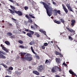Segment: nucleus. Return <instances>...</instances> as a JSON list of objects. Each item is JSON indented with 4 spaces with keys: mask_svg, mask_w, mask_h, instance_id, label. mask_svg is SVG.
Here are the masks:
<instances>
[{
    "mask_svg": "<svg viewBox=\"0 0 77 77\" xmlns=\"http://www.w3.org/2000/svg\"><path fill=\"white\" fill-rule=\"evenodd\" d=\"M25 31H26V32H29V30L28 29H25Z\"/></svg>",
    "mask_w": 77,
    "mask_h": 77,
    "instance_id": "37998d69",
    "label": "nucleus"
},
{
    "mask_svg": "<svg viewBox=\"0 0 77 77\" xmlns=\"http://www.w3.org/2000/svg\"><path fill=\"white\" fill-rule=\"evenodd\" d=\"M45 69V66L43 64V62L41 61L40 63V65L38 66V72H42Z\"/></svg>",
    "mask_w": 77,
    "mask_h": 77,
    "instance_id": "7ed1b4c3",
    "label": "nucleus"
},
{
    "mask_svg": "<svg viewBox=\"0 0 77 77\" xmlns=\"http://www.w3.org/2000/svg\"><path fill=\"white\" fill-rule=\"evenodd\" d=\"M9 0V1H10L11 2H14L12 0Z\"/></svg>",
    "mask_w": 77,
    "mask_h": 77,
    "instance_id": "603ef678",
    "label": "nucleus"
},
{
    "mask_svg": "<svg viewBox=\"0 0 77 77\" xmlns=\"http://www.w3.org/2000/svg\"><path fill=\"white\" fill-rule=\"evenodd\" d=\"M35 57L36 59H39V57L38 55H36Z\"/></svg>",
    "mask_w": 77,
    "mask_h": 77,
    "instance_id": "4c0bfd02",
    "label": "nucleus"
},
{
    "mask_svg": "<svg viewBox=\"0 0 77 77\" xmlns=\"http://www.w3.org/2000/svg\"><path fill=\"white\" fill-rule=\"evenodd\" d=\"M6 54L5 52H2L1 51H0V58H2V59H5L6 58V57L4 55H6Z\"/></svg>",
    "mask_w": 77,
    "mask_h": 77,
    "instance_id": "39448f33",
    "label": "nucleus"
},
{
    "mask_svg": "<svg viewBox=\"0 0 77 77\" xmlns=\"http://www.w3.org/2000/svg\"><path fill=\"white\" fill-rule=\"evenodd\" d=\"M33 73H34L36 75H39V72H38L36 70H34L33 71Z\"/></svg>",
    "mask_w": 77,
    "mask_h": 77,
    "instance_id": "2eb2a0df",
    "label": "nucleus"
},
{
    "mask_svg": "<svg viewBox=\"0 0 77 77\" xmlns=\"http://www.w3.org/2000/svg\"><path fill=\"white\" fill-rule=\"evenodd\" d=\"M7 35L8 36H12V33L11 32H8L7 33Z\"/></svg>",
    "mask_w": 77,
    "mask_h": 77,
    "instance_id": "393cba45",
    "label": "nucleus"
},
{
    "mask_svg": "<svg viewBox=\"0 0 77 77\" xmlns=\"http://www.w3.org/2000/svg\"><path fill=\"white\" fill-rule=\"evenodd\" d=\"M57 63H60V58H57L55 59Z\"/></svg>",
    "mask_w": 77,
    "mask_h": 77,
    "instance_id": "4468645a",
    "label": "nucleus"
},
{
    "mask_svg": "<svg viewBox=\"0 0 77 77\" xmlns=\"http://www.w3.org/2000/svg\"><path fill=\"white\" fill-rule=\"evenodd\" d=\"M32 53H34V54H35V55H37V54H36V53H35V51H33V52H32Z\"/></svg>",
    "mask_w": 77,
    "mask_h": 77,
    "instance_id": "09e8293b",
    "label": "nucleus"
},
{
    "mask_svg": "<svg viewBox=\"0 0 77 77\" xmlns=\"http://www.w3.org/2000/svg\"><path fill=\"white\" fill-rule=\"evenodd\" d=\"M66 7H67V8H69V7H70V4H67L66 5Z\"/></svg>",
    "mask_w": 77,
    "mask_h": 77,
    "instance_id": "72a5a7b5",
    "label": "nucleus"
},
{
    "mask_svg": "<svg viewBox=\"0 0 77 77\" xmlns=\"http://www.w3.org/2000/svg\"><path fill=\"white\" fill-rule=\"evenodd\" d=\"M11 19L13 20H14V21H17V20H16L14 18H12Z\"/></svg>",
    "mask_w": 77,
    "mask_h": 77,
    "instance_id": "a18cd8bd",
    "label": "nucleus"
},
{
    "mask_svg": "<svg viewBox=\"0 0 77 77\" xmlns=\"http://www.w3.org/2000/svg\"><path fill=\"white\" fill-rule=\"evenodd\" d=\"M48 62H49V61H48V60H47L45 62V63L46 64H47V63H48Z\"/></svg>",
    "mask_w": 77,
    "mask_h": 77,
    "instance_id": "58836bf2",
    "label": "nucleus"
},
{
    "mask_svg": "<svg viewBox=\"0 0 77 77\" xmlns=\"http://www.w3.org/2000/svg\"><path fill=\"white\" fill-rule=\"evenodd\" d=\"M26 35L29 36V37H30V38H32V34L30 33H28Z\"/></svg>",
    "mask_w": 77,
    "mask_h": 77,
    "instance_id": "4be33fe9",
    "label": "nucleus"
},
{
    "mask_svg": "<svg viewBox=\"0 0 77 77\" xmlns=\"http://www.w3.org/2000/svg\"><path fill=\"white\" fill-rule=\"evenodd\" d=\"M23 33H24V34H26V32H24V31H23L22 32Z\"/></svg>",
    "mask_w": 77,
    "mask_h": 77,
    "instance_id": "5fc2aeb1",
    "label": "nucleus"
},
{
    "mask_svg": "<svg viewBox=\"0 0 77 77\" xmlns=\"http://www.w3.org/2000/svg\"><path fill=\"white\" fill-rule=\"evenodd\" d=\"M35 40H32L31 42H30L29 44V45H35Z\"/></svg>",
    "mask_w": 77,
    "mask_h": 77,
    "instance_id": "f8f14e48",
    "label": "nucleus"
},
{
    "mask_svg": "<svg viewBox=\"0 0 77 77\" xmlns=\"http://www.w3.org/2000/svg\"><path fill=\"white\" fill-rule=\"evenodd\" d=\"M5 43L6 44V45H11V43H10V42L8 41H5Z\"/></svg>",
    "mask_w": 77,
    "mask_h": 77,
    "instance_id": "a211bd4d",
    "label": "nucleus"
},
{
    "mask_svg": "<svg viewBox=\"0 0 77 77\" xmlns=\"http://www.w3.org/2000/svg\"><path fill=\"white\" fill-rule=\"evenodd\" d=\"M5 77H11V76H9L8 75L5 76Z\"/></svg>",
    "mask_w": 77,
    "mask_h": 77,
    "instance_id": "13d9d810",
    "label": "nucleus"
},
{
    "mask_svg": "<svg viewBox=\"0 0 77 77\" xmlns=\"http://www.w3.org/2000/svg\"><path fill=\"white\" fill-rule=\"evenodd\" d=\"M2 5V4H1V3H0V6Z\"/></svg>",
    "mask_w": 77,
    "mask_h": 77,
    "instance_id": "338daca9",
    "label": "nucleus"
},
{
    "mask_svg": "<svg viewBox=\"0 0 77 77\" xmlns=\"http://www.w3.org/2000/svg\"><path fill=\"white\" fill-rule=\"evenodd\" d=\"M54 22L57 24H61V22L60 21H57L56 20H54Z\"/></svg>",
    "mask_w": 77,
    "mask_h": 77,
    "instance_id": "6ab92c4d",
    "label": "nucleus"
},
{
    "mask_svg": "<svg viewBox=\"0 0 77 77\" xmlns=\"http://www.w3.org/2000/svg\"><path fill=\"white\" fill-rule=\"evenodd\" d=\"M51 43H53V42L52 41H51Z\"/></svg>",
    "mask_w": 77,
    "mask_h": 77,
    "instance_id": "69168bd1",
    "label": "nucleus"
},
{
    "mask_svg": "<svg viewBox=\"0 0 77 77\" xmlns=\"http://www.w3.org/2000/svg\"><path fill=\"white\" fill-rule=\"evenodd\" d=\"M24 9L26 11H27V9H29V7L27 6H25L24 7Z\"/></svg>",
    "mask_w": 77,
    "mask_h": 77,
    "instance_id": "c756f323",
    "label": "nucleus"
},
{
    "mask_svg": "<svg viewBox=\"0 0 77 77\" xmlns=\"http://www.w3.org/2000/svg\"><path fill=\"white\" fill-rule=\"evenodd\" d=\"M39 32H40L41 33H44V35H45L46 36L47 35V34H46V32L45 31H43V30L42 29H40L39 30Z\"/></svg>",
    "mask_w": 77,
    "mask_h": 77,
    "instance_id": "ddd939ff",
    "label": "nucleus"
},
{
    "mask_svg": "<svg viewBox=\"0 0 77 77\" xmlns=\"http://www.w3.org/2000/svg\"><path fill=\"white\" fill-rule=\"evenodd\" d=\"M54 15L55 16H57V14H60V10H57V9H55L54 10Z\"/></svg>",
    "mask_w": 77,
    "mask_h": 77,
    "instance_id": "423d86ee",
    "label": "nucleus"
},
{
    "mask_svg": "<svg viewBox=\"0 0 77 77\" xmlns=\"http://www.w3.org/2000/svg\"><path fill=\"white\" fill-rule=\"evenodd\" d=\"M9 72H10V74H11V73H12V72L10 71H9Z\"/></svg>",
    "mask_w": 77,
    "mask_h": 77,
    "instance_id": "680f3d73",
    "label": "nucleus"
},
{
    "mask_svg": "<svg viewBox=\"0 0 77 77\" xmlns=\"http://www.w3.org/2000/svg\"><path fill=\"white\" fill-rule=\"evenodd\" d=\"M48 43H45L43 44V46H45V47H47L48 46Z\"/></svg>",
    "mask_w": 77,
    "mask_h": 77,
    "instance_id": "c85d7f7f",
    "label": "nucleus"
},
{
    "mask_svg": "<svg viewBox=\"0 0 77 77\" xmlns=\"http://www.w3.org/2000/svg\"><path fill=\"white\" fill-rule=\"evenodd\" d=\"M57 71H62V69L61 68H60L59 67H57Z\"/></svg>",
    "mask_w": 77,
    "mask_h": 77,
    "instance_id": "5701e85b",
    "label": "nucleus"
},
{
    "mask_svg": "<svg viewBox=\"0 0 77 77\" xmlns=\"http://www.w3.org/2000/svg\"><path fill=\"white\" fill-rule=\"evenodd\" d=\"M66 29L69 30V32L71 33H73V34H75V31L74 30L72 29H70L69 28H67Z\"/></svg>",
    "mask_w": 77,
    "mask_h": 77,
    "instance_id": "6e6552de",
    "label": "nucleus"
},
{
    "mask_svg": "<svg viewBox=\"0 0 77 77\" xmlns=\"http://www.w3.org/2000/svg\"><path fill=\"white\" fill-rule=\"evenodd\" d=\"M69 72L70 74H72V75H73L74 74V72H73V71H72V70H70L69 71Z\"/></svg>",
    "mask_w": 77,
    "mask_h": 77,
    "instance_id": "aec40b11",
    "label": "nucleus"
},
{
    "mask_svg": "<svg viewBox=\"0 0 77 77\" xmlns=\"http://www.w3.org/2000/svg\"><path fill=\"white\" fill-rule=\"evenodd\" d=\"M60 22H61L62 23H63L64 24V23H65V21L64 20L63 18H61L60 19Z\"/></svg>",
    "mask_w": 77,
    "mask_h": 77,
    "instance_id": "412c9836",
    "label": "nucleus"
},
{
    "mask_svg": "<svg viewBox=\"0 0 77 77\" xmlns=\"http://www.w3.org/2000/svg\"><path fill=\"white\" fill-rule=\"evenodd\" d=\"M62 6L65 13H66V14H67V13L68 12V10H67V9H66L65 7V6L62 5Z\"/></svg>",
    "mask_w": 77,
    "mask_h": 77,
    "instance_id": "9b49d317",
    "label": "nucleus"
},
{
    "mask_svg": "<svg viewBox=\"0 0 77 77\" xmlns=\"http://www.w3.org/2000/svg\"><path fill=\"white\" fill-rule=\"evenodd\" d=\"M15 36V35H13V36H11L10 37V38H11V39H12V38H14V37Z\"/></svg>",
    "mask_w": 77,
    "mask_h": 77,
    "instance_id": "ea45409f",
    "label": "nucleus"
},
{
    "mask_svg": "<svg viewBox=\"0 0 77 77\" xmlns=\"http://www.w3.org/2000/svg\"><path fill=\"white\" fill-rule=\"evenodd\" d=\"M25 17H26V18H27L28 20H30V17H29L27 15H26Z\"/></svg>",
    "mask_w": 77,
    "mask_h": 77,
    "instance_id": "2f4dec72",
    "label": "nucleus"
},
{
    "mask_svg": "<svg viewBox=\"0 0 77 77\" xmlns=\"http://www.w3.org/2000/svg\"><path fill=\"white\" fill-rule=\"evenodd\" d=\"M29 15L32 18H35V17L33 16L32 15L29 14Z\"/></svg>",
    "mask_w": 77,
    "mask_h": 77,
    "instance_id": "bb28decb",
    "label": "nucleus"
},
{
    "mask_svg": "<svg viewBox=\"0 0 77 77\" xmlns=\"http://www.w3.org/2000/svg\"><path fill=\"white\" fill-rule=\"evenodd\" d=\"M71 26H74V25L75 24V20L73 19L71 20Z\"/></svg>",
    "mask_w": 77,
    "mask_h": 77,
    "instance_id": "9d476101",
    "label": "nucleus"
},
{
    "mask_svg": "<svg viewBox=\"0 0 77 77\" xmlns=\"http://www.w3.org/2000/svg\"><path fill=\"white\" fill-rule=\"evenodd\" d=\"M73 75H75V76L76 77H77V75H76V74H75V73H74Z\"/></svg>",
    "mask_w": 77,
    "mask_h": 77,
    "instance_id": "3c124183",
    "label": "nucleus"
},
{
    "mask_svg": "<svg viewBox=\"0 0 77 77\" xmlns=\"http://www.w3.org/2000/svg\"><path fill=\"white\" fill-rule=\"evenodd\" d=\"M63 65H64V66H67V65H66V63H63Z\"/></svg>",
    "mask_w": 77,
    "mask_h": 77,
    "instance_id": "c03bdc74",
    "label": "nucleus"
},
{
    "mask_svg": "<svg viewBox=\"0 0 77 77\" xmlns=\"http://www.w3.org/2000/svg\"><path fill=\"white\" fill-rule=\"evenodd\" d=\"M35 36H36L37 37H39L40 36V35L38 32H35L34 33Z\"/></svg>",
    "mask_w": 77,
    "mask_h": 77,
    "instance_id": "dca6fc26",
    "label": "nucleus"
},
{
    "mask_svg": "<svg viewBox=\"0 0 77 77\" xmlns=\"http://www.w3.org/2000/svg\"><path fill=\"white\" fill-rule=\"evenodd\" d=\"M48 44H51V42H48Z\"/></svg>",
    "mask_w": 77,
    "mask_h": 77,
    "instance_id": "052dcab7",
    "label": "nucleus"
},
{
    "mask_svg": "<svg viewBox=\"0 0 77 77\" xmlns=\"http://www.w3.org/2000/svg\"><path fill=\"white\" fill-rule=\"evenodd\" d=\"M55 54L57 56V55H59L60 56V57H63V55L61 54V53L57 52V51H56L55 52Z\"/></svg>",
    "mask_w": 77,
    "mask_h": 77,
    "instance_id": "1a4fd4ad",
    "label": "nucleus"
},
{
    "mask_svg": "<svg viewBox=\"0 0 77 77\" xmlns=\"http://www.w3.org/2000/svg\"><path fill=\"white\" fill-rule=\"evenodd\" d=\"M2 65L4 67H5V68H8V66L5 64H2Z\"/></svg>",
    "mask_w": 77,
    "mask_h": 77,
    "instance_id": "f704fd0d",
    "label": "nucleus"
},
{
    "mask_svg": "<svg viewBox=\"0 0 77 77\" xmlns=\"http://www.w3.org/2000/svg\"><path fill=\"white\" fill-rule=\"evenodd\" d=\"M9 26H12V24H11V23H10V24H9Z\"/></svg>",
    "mask_w": 77,
    "mask_h": 77,
    "instance_id": "bf43d9fd",
    "label": "nucleus"
},
{
    "mask_svg": "<svg viewBox=\"0 0 77 77\" xmlns=\"http://www.w3.org/2000/svg\"><path fill=\"white\" fill-rule=\"evenodd\" d=\"M31 29H33V26H31Z\"/></svg>",
    "mask_w": 77,
    "mask_h": 77,
    "instance_id": "6e6d98bb",
    "label": "nucleus"
},
{
    "mask_svg": "<svg viewBox=\"0 0 77 77\" xmlns=\"http://www.w3.org/2000/svg\"><path fill=\"white\" fill-rule=\"evenodd\" d=\"M58 49L60 51H61V50L60 49V48H59V47H58Z\"/></svg>",
    "mask_w": 77,
    "mask_h": 77,
    "instance_id": "4d7b16f0",
    "label": "nucleus"
},
{
    "mask_svg": "<svg viewBox=\"0 0 77 77\" xmlns=\"http://www.w3.org/2000/svg\"><path fill=\"white\" fill-rule=\"evenodd\" d=\"M42 49H43L44 50H45V47L44 46H42Z\"/></svg>",
    "mask_w": 77,
    "mask_h": 77,
    "instance_id": "a19ab883",
    "label": "nucleus"
},
{
    "mask_svg": "<svg viewBox=\"0 0 77 77\" xmlns=\"http://www.w3.org/2000/svg\"><path fill=\"white\" fill-rule=\"evenodd\" d=\"M19 54H20V56L22 57L20 59H22L21 60L22 61H25L26 60L30 61H32L33 59L32 57L30 56L31 54H27L25 57H24V55H25L26 54V53L22 52Z\"/></svg>",
    "mask_w": 77,
    "mask_h": 77,
    "instance_id": "f03ea898",
    "label": "nucleus"
},
{
    "mask_svg": "<svg viewBox=\"0 0 77 77\" xmlns=\"http://www.w3.org/2000/svg\"><path fill=\"white\" fill-rule=\"evenodd\" d=\"M76 3H77V1H76Z\"/></svg>",
    "mask_w": 77,
    "mask_h": 77,
    "instance_id": "774afa93",
    "label": "nucleus"
},
{
    "mask_svg": "<svg viewBox=\"0 0 77 77\" xmlns=\"http://www.w3.org/2000/svg\"><path fill=\"white\" fill-rule=\"evenodd\" d=\"M19 72H15V74H16V75H18L19 74Z\"/></svg>",
    "mask_w": 77,
    "mask_h": 77,
    "instance_id": "79ce46f5",
    "label": "nucleus"
},
{
    "mask_svg": "<svg viewBox=\"0 0 77 77\" xmlns=\"http://www.w3.org/2000/svg\"><path fill=\"white\" fill-rule=\"evenodd\" d=\"M29 22L30 23H32V22H33V21H32V20H29Z\"/></svg>",
    "mask_w": 77,
    "mask_h": 77,
    "instance_id": "49530a36",
    "label": "nucleus"
},
{
    "mask_svg": "<svg viewBox=\"0 0 77 77\" xmlns=\"http://www.w3.org/2000/svg\"><path fill=\"white\" fill-rule=\"evenodd\" d=\"M53 3L54 5H56V2H53Z\"/></svg>",
    "mask_w": 77,
    "mask_h": 77,
    "instance_id": "de8ad7c7",
    "label": "nucleus"
},
{
    "mask_svg": "<svg viewBox=\"0 0 77 77\" xmlns=\"http://www.w3.org/2000/svg\"><path fill=\"white\" fill-rule=\"evenodd\" d=\"M10 7L13 10H15V7L13 6H12V5H10Z\"/></svg>",
    "mask_w": 77,
    "mask_h": 77,
    "instance_id": "cd10ccee",
    "label": "nucleus"
},
{
    "mask_svg": "<svg viewBox=\"0 0 77 77\" xmlns=\"http://www.w3.org/2000/svg\"><path fill=\"white\" fill-rule=\"evenodd\" d=\"M69 39H70V41H72L73 40V39L72 38V37H71V36L68 35Z\"/></svg>",
    "mask_w": 77,
    "mask_h": 77,
    "instance_id": "a878e982",
    "label": "nucleus"
},
{
    "mask_svg": "<svg viewBox=\"0 0 77 77\" xmlns=\"http://www.w3.org/2000/svg\"><path fill=\"white\" fill-rule=\"evenodd\" d=\"M67 8L69 10V11H71V12H74V11L72 10V8H71V6L68 7Z\"/></svg>",
    "mask_w": 77,
    "mask_h": 77,
    "instance_id": "f3484780",
    "label": "nucleus"
},
{
    "mask_svg": "<svg viewBox=\"0 0 77 77\" xmlns=\"http://www.w3.org/2000/svg\"><path fill=\"white\" fill-rule=\"evenodd\" d=\"M1 47L2 48V49H3V50L6 51V53H8L9 52V50L6 49V48L5 47L4 45H3V44H1Z\"/></svg>",
    "mask_w": 77,
    "mask_h": 77,
    "instance_id": "0eeeda50",
    "label": "nucleus"
},
{
    "mask_svg": "<svg viewBox=\"0 0 77 77\" xmlns=\"http://www.w3.org/2000/svg\"><path fill=\"white\" fill-rule=\"evenodd\" d=\"M1 69H2V67H0V71L1 70Z\"/></svg>",
    "mask_w": 77,
    "mask_h": 77,
    "instance_id": "0e129e2a",
    "label": "nucleus"
},
{
    "mask_svg": "<svg viewBox=\"0 0 77 77\" xmlns=\"http://www.w3.org/2000/svg\"><path fill=\"white\" fill-rule=\"evenodd\" d=\"M16 6H19V4H18V3L16 2Z\"/></svg>",
    "mask_w": 77,
    "mask_h": 77,
    "instance_id": "8fccbe9b",
    "label": "nucleus"
},
{
    "mask_svg": "<svg viewBox=\"0 0 77 77\" xmlns=\"http://www.w3.org/2000/svg\"><path fill=\"white\" fill-rule=\"evenodd\" d=\"M8 69H7V71H9V70H13V69H14V68H13V67H9Z\"/></svg>",
    "mask_w": 77,
    "mask_h": 77,
    "instance_id": "b1692460",
    "label": "nucleus"
},
{
    "mask_svg": "<svg viewBox=\"0 0 77 77\" xmlns=\"http://www.w3.org/2000/svg\"><path fill=\"white\" fill-rule=\"evenodd\" d=\"M9 11L10 12V13H11L12 14L14 15V14H15V12L19 16H21V15H23V13L22 12L20 11H17L16 10H14V11L10 9H9Z\"/></svg>",
    "mask_w": 77,
    "mask_h": 77,
    "instance_id": "20e7f679",
    "label": "nucleus"
},
{
    "mask_svg": "<svg viewBox=\"0 0 77 77\" xmlns=\"http://www.w3.org/2000/svg\"><path fill=\"white\" fill-rule=\"evenodd\" d=\"M19 47V48H24V47L22 45H20Z\"/></svg>",
    "mask_w": 77,
    "mask_h": 77,
    "instance_id": "c9c22d12",
    "label": "nucleus"
},
{
    "mask_svg": "<svg viewBox=\"0 0 77 77\" xmlns=\"http://www.w3.org/2000/svg\"><path fill=\"white\" fill-rule=\"evenodd\" d=\"M29 32L31 34H34V32L32 31L31 30H29Z\"/></svg>",
    "mask_w": 77,
    "mask_h": 77,
    "instance_id": "e433bc0d",
    "label": "nucleus"
},
{
    "mask_svg": "<svg viewBox=\"0 0 77 77\" xmlns=\"http://www.w3.org/2000/svg\"><path fill=\"white\" fill-rule=\"evenodd\" d=\"M18 42L20 44H23V42L22 40H19Z\"/></svg>",
    "mask_w": 77,
    "mask_h": 77,
    "instance_id": "473e14b6",
    "label": "nucleus"
},
{
    "mask_svg": "<svg viewBox=\"0 0 77 77\" xmlns=\"http://www.w3.org/2000/svg\"><path fill=\"white\" fill-rule=\"evenodd\" d=\"M51 72H55V69L54 68H53L51 70Z\"/></svg>",
    "mask_w": 77,
    "mask_h": 77,
    "instance_id": "7c9ffc66",
    "label": "nucleus"
},
{
    "mask_svg": "<svg viewBox=\"0 0 77 77\" xmlns=\"http://www.w3.org/2000/svg\"><path fill=\"white\" fill-rule=\"evenodd\" d=\"M31 51H32V52H33V51H34V50H33V49L31 50Z\"/></svg>",
    "mask_w": 77,
    "mask_h": 77,
    "instance_id": "e2e57ef3",
    "label": "nucleus"
},
{
    "mask_svg": "<svg viewBox=\"0 0 77 77\" xmlns=\"http://www.w3.org/2000/svg\"><path fill=\"white\" fill-rule=\"evenodd\" d=\"M41 4H43L44 5V7H45V9H46L47 13L48 15V16L50 17L51 15V14H52L53 11V8L51 6H50V5H51L50 3H48L47 5V3L44 2H40Z\"/></svg>",
    "mask_w": 77,
    "mask_h": 77,
    "instance_id": "f257e3e1",
    "label": "nucleus"
},
{
    "mask_svg": "<svg viewBox=\"0 0 77 77\" xmlns=\"http://www.w3.org/2000/svg\"><path fill=\"white\" fill-rule=\"evenodd\" d=\"M31 50H33V47L32 46L31 47Z\"/></svg>",
    "mask_w": 77,
    "mask_h": 77,
    "instance_id": "864d4df0",
    "label": "nucleus"
}]
</instances>
